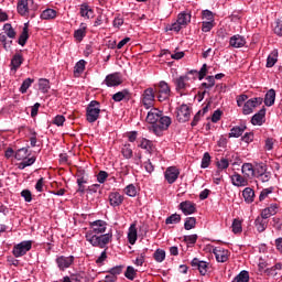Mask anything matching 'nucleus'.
Masks as SVG:
<instances>
[{"instance_id":"f257e3e1","label":"nucleus","mask_w":282,"mask_h":282,"mask_svg":"<svg viewBox=\"0 0 282 282\" xmlns=\"http://www.w3.org/2000/svg\"><path fill=\"white\" fill-rule=\"evenodd\" d=\"M86 241L94 248H101L107 250V246L113 240V231L109 230L107 234L94 235L91 232H86Z\"/></svg>"},{"instance_id":"f03ea898","label":"nucleus","mask_w":282,"mask_h":282,"mask_svg":"<svg viewBox=\"0 0 282 282\" xmlns=\"http://www.w3.org/2000/svg\"><path fill=\"white\" fill-rule=\"evenodd\" d=\"M274 100H276V90L271 88L264 95V99L261 97L251 98L245 102L243 107H261L263 102L265 107H272V105H274Z\"/></svg>"},{"instance_id":"7ed1b4c3","label":"nucleus","mask_w":282,"mask_h":282,"mask_svg":"<svg viewBox=\"0 0 282 282\" xmlns=\"http://www.w3.org/2000/svg\"><path fill=\"white\" fill-rule=\"evenodd\" d=\"M172 120L171 117L162 115L158 122L149 127V130L152 131L154 135H158L159 138L162 137L164 131H167L171 127Z\"/></svg>"},{"instance_id":"20e7f679","label":"nucleus","mask_w":282,"mask_h":282,"mask_svg":"<svg viewBox=\"0 0 282 282\" xmlns=\"http://www.w3.org/2000/svg\"><path fill=\"white\" fill-rule=\"evenodd\" d=\"M154 94H156L159 102H169V98H171V86L166 82H160L159 85L154 86Z\"/></svg>"},{"instance_id":"39448f33","label":"nucleus","mask_w":282,"mask_h":282,"mask_svg":"<svg viewBox=\"0 0 282 282\" xmlns=\"http://www.w3.org/2000/svg\"><path fill=\"white\" fill-rule=\"evenodd\" d=\"M37 8L39 7L34 4V0H19L17 10L20 17H29L30 10H36Z\"/></svg>"},{"instance_id":"423d86ee","label":"nucleus","mask_w":282,"mask_h":282,"mask_svg":"<svg viewBox=\"0 0 282 282\" xmlns=\"http://www.w3.org/2000/svg\"><path fill=\"white\" fill-rule=\"evenodd\" d=\"M30 250H32V240L22 241L14 246L12 253L17 259H19V257H24V254H28Z\"/></svg>"},{"instance_id":"0eeeda50","label":"nucleus","mask_w":282,"mask_h":282,"mask_svg":"<svg viewBox=\"0 0 282 282\" xmlns=\"http://www.w3.org/2000/svg\"><path fill=\"white\" fill-rule=\"evenodd\" d=\"M90 230L86 232H91V235H105L107 232V221L105 220H95L89 223Z\"/></svg>"},{"instance_id":"6e6552de","label":"nucleus","mask_w":282,"mask_h":282,"mask_svg":"<svg viewBox=\"0 0 282 282\" xmlns=\"http://www.w3.org/2000/svg\"><path fill=\"white\" fill-rule=\"evenodd\" d=\"M188 80H191L188 75L180 76L178 78L174 79L175 89L178 94L181 95L184 94V91H186V89L191 87V84H188Z\"/></svg>"},{"instance_id":"1a4fd4ad","label":"nucleus","mask_w":282,"mask_h":282,"mask_svg":"<svg viewBox=\"0 0 282 282\" xmlns=\"http://www.w3.org/2000/svg\"><path fill=\"white\" fill-rule=\"evenodd\" d=\"M164 177L167 184H175L177 182V177H180V169L176 166H170L164 172Z\"/></svg>"},{"instance_id":"9d476101","label":"nucleus","mask_w":282,"mask_h":282,"mask_svg":"<svg viewBox=\"0 0 282 282\" xmlns=\"http://www.w3.org/2000/svg\"><path fill=\"white\" fill-rule=\"evenodd\" d=\"M216 261H218V263H226V261H228L229 257H230V251H228V249H224L221 247H216L213 250Z\"/></svg>"},{"instance_id":"9b49d317","label":"nucleus","mask_w":282,"mask_h":282,"mask_svg":"<svg viewBox=\"0 0 282 282\" xmlns=\"http://www.w3.org/2000/svg\"><path fill=\"white\" fill-rule=\"evenodd\" d=\"M153 102H155V90L147 88L142 95V104L144 107H153Z\"/></svg>"},{"instance_id":"f8f14e48","label":"nucleus","mask_w":282,"mask_h":282,"mask_svg":"<svg viewBox=\"0 0 282 282\" xmlns=\"http://www.w3.org/2000/svg\"><path fill=\"white\" fill-rule=\"evenodd\" d=\"M74 259H75L74 256H69V257L61 256L56 258V264L59 268V270L64 272V270H67V268L72 267V264L74 263Z\"/></svg>"},{"instance_id":"ddd939ff","label":"nucleus","mask_w":282,"mask_h":282,"mask_svg":"<svg viewBox=\"0 0 282 282\" xmlns=\"http://www.w3.org/2000/svg\"><path fill=\"white\" fill-rule=\"evenodd\" d=\"M161 116H164V111L160 110V108H151L147 116V122L152 127V124H155L160 120Z\"/></svg>"},{"instance_id":"4468645a","label":"nucleus","mask_w":282,"mask_h":282,"mask_svg":"<svg viewBox=\"0 0 282 282\" xmlns=\"http://www.w3.org/2000/svg\"><path fill=\"white\" fill-rule=\"evenodd\" d=\"M100 108L97 107H87L86 108V120L87 122L94 123L98 118H100Z\"/></svg>"},{"instance_id":"2eb2a0df","label":"nucleus","mask_w":282,"mask_h":282,"mask_svg":"<svg viewBox=\"0 0 282 282\" xmlns=\"http://www.w3.org/2000/svg\"><path fill=\"white\" fill-rule=\"evenodd\" d=\"M105 83L107 87H118V85H122V75L120 73H113L106 77Z\"/></svg>"},{"instance_id":"dca6fc26","label":"nucleus","mask_w":282,"mask_h":282,"mask_svg":"<svg viewBox=\"0 0 282 282\" xmlns=\"http://www.w3.org/2000/svg\"><path fill=\"white\" fill-rule=\"evenodd\" d=\"M191 265L192 268H197L202 276H206V274L208 273V262L206 261H202L197 258H194L191 262Z\"/></svg>"},{"instance_id":"f3484780","label":"nucleus","mask_w":282,"mask_h":282,"mask_svg":"<svg viewBox=\"0 0 282 282\" xmlns=\"http://www.w3.org/2000/svg\"><path fill=\"white\" fill-rule=\"evenodd\" d=\"M191 107H180L176 111L178 122H188L191 120Z\"/></svg>"},{"instance_id":"a211bd4d","label":"nucleus","mask_w":282,"mask_h":282,"mask_svg":"<svg viewBox=\"0 0 282 282\" xmlns=\"http://www.w3.org/2000/svg\"><path fill=\"white\" fill-rule=\"evenodd\" d=\"M109 204L112 208L118 206H122V202H124V196L119 194L118 192H111L108 196Z\"/></svg>"},{"instance_id":"6ab92c4d","label":"nucleus","mask_w":282,"mask_h":282,"mask_svg":"<svg viewBox=\"0 0 282 282\" xmlns=\"http://www.w3.org/2000/svg\"><path fill=\"white\" fill-rule=\"evenodd\" d=\"M180 209L184 215H193L197 210V205L191 200H185L180 204Z\"/></svg>"},{"instance_id":"aec40b11","label":"nucleus","mask_w":282,"mask_h":282,"mask_svg":"<svg viewBox=\"0 0 282 282\" xmlns=\"http://www.w3.org/2000/svg\"><path fill=\"white\" fill-rule=\"evenodd\" d=\"M229 45L236 48L243 47L246 45V37L239 34L232 35L229 40Z\"/></svg>"},{"instance_id":"412c9836","label":"nucleus","mask_w":282,"mask_h":282,"mask_svg":"<svg viewBox=\"0 0 282 282\" xmlns=\"http://www.w3.org/2000/svg\"><path fill=\"white\" fill-rule=\"evenodd\" d=\"M112 100H115V102H122V100L129 101L131 100V93L129 89L118 91L112 96Z\"/></svg>"},{"instance_id":"4be33fe9","label":"nucleus","mask_w":282,"mask_h":282,"mask_svg":"<svg viewBox=\"0 0 282 282\" xmlns=\"http://www.w3.org/2000/svg\"><path fill=\"white\" fill-rule=\"evenodd\" d=\"M231 184L238 188L241 186H248V180L239 173H234V175H231Z\"/></svg>"},{"instance_id":"5701e85b","label":"nucleus","mask_w":282,"mask_h":282,"mask_svg":"<svg viewBox=\"0 0 282 282\" xmlns=\"http://www.w3.org/2000/svg\"><path fill=\"white\" fill-rule=\"evenodd\" d=\"M87 36V24L80 23L79 29L74 32V39L80 43Z\"/></svg>"},{"instance_id":"b1692460","label":"nucleus","mask_w":282,"mask_h":282,"mask_svg":"<svg viewBox=\"0 0 282 282\" xmlns=\"http://www.w3.org/2000/svg\"><path fill=\"white\" fill-rule=\"evenodd\" d=\"M276 210H279V205L271 204L269 207L264 208L261 212L262 219H270V217H272V215H276Z\"/></svg>"},{"instance_id":"393cba45","label":"nucleus","mask_w":282,"mask_h":282,"mask_svg":"<svg viewBox=\"0 0 282 282\" xmlns=\"http://www.w3.org/2000/svg\"><path fill=\"white\" fill-rule=\"evenodd\" d=\"M128 241L131 246H135V241H138V229L135 228V224H132L129 227Z\"/></svg>"},{"instance_id":"a878e982","label":"nucleus","mask_w":282,"mask_h":282,"mask_svg":"<svg viewBox=\"0 0 282 282\" xmlns=\"http://www.w3.org/2000/svg\"><path fill=\"white\" fill-rule=\"evenodd\" d=\"M23 65V55L17 53L11 59V72H17Z\"/></svg>"},{"instance_id":"bb28decb","label":"nucleus","mask_w":282,"mask_h":282,"mask_svg":"<svg viewBox=\"0 0 282 282\" xmlns=\"http://www.w3.org/2000/svg\"><path fill=\"white\" fill-rule=\"evenodd\" d=\"M28 39H30V34H29V29L26 23L24 24L22 29V33L19 36V40H18L19 45H21L22 47H25V43H28Z\"/></svg>"},{"instance_id":"cd10ccee","label":"nucleus","mask_w":282,"mask_h":282,"mask_svg":"<svg viewBox=\"0 0 282 282\" xmlns=\"http://www.w3.org/2000/svg\"><path fill=\"white\" fill-rule=\"evenodd\" d=\"M191 13L183 11L178 14L177 17V22L186 28V25H188V23H191Z\"/></svg>"},{"instance_id":"c85d7f7f","label":"nucleus","mask_w":282,"mask_h":282,"mask_svg":"<svg viewBox=\"0 0 282 282\" xmlns=\"http://www.w3.org/2000/svg\"><path fill=\"white\" fill-rule=\"evenodd\" d=\"M263 118H265V108H262L258 113L251 118V123L254 126L263 124Z\"/></svg>"},{"instance_id":"c756f323","label":"nucleus","mask_w":282,"mask_h":282,"mask_svg":"<svg viewBox=\"0 0 282 282\" xmlns=\"http://www.w3.org/2000/svg\"><path fill=\"white\" fill-rule=\"evenodd\" d=\"M242 197L247 204H252V202H254V189L246 187L242 191Z\"/></svg>"},{"instance_id":"7c9ffc66","label":"nucleus","mask_w":282,"mask_h":282,"mask_svg":"<svg viewBox=\"0 0 282 282\" xmlns=\"http://www.w3.org/2000/svg\"><path fill=\"white\" fill-rule=\"evenodd\" d=\"M281 263H276L275 265L267 269L264 273L267 274V276H281Z\"/></svg>"},{"instance_id":"2f4dec72","label":"nucleus","mask_w":282,"mask_h":282,"mask_svg":"<svg viewBox=\"0 0 282 282\" xmlns=\"http://www.w3.org/2000/svg\"><path fill=\"white\" fill-rule=\"evenodd\" d=\"M56 15H57L56 10L46 9L41 13L40 19H42L43 21H51L52 19H56Z\"/></svg>"},{"instance_id":"473e14b6","label":"nucleus","mask_w":282,"mask_h":282,"mask_svg":"<svg viewBox=\"0 0 282 282\" xmlns=\"http://www.w3.org/2000/svg\"><path fill=\"white\" fill-rule=\"evenodd\" d=\"M272 32L275 36L282 37V18H278L272 23Z\"/></svg>"},{"instance_id":"72a5a7b5","label":"nucleus","mask_w":282,"mask_h":282,"mask_svg":"<svg viewBox=\"0 0 282 282\" xmlns=\"http://www.w3.org/2000/svg\"><path fill=\"white\" fill-rule=\"evenodd\" d=\"M241 171L246 177H254V165L252 163H245L241 166Z\"/></svg>"},{"instance_id":"f704fd0d","label":"nucleus","mask_w":282,"mask_h":282,"mask_svg":"<svg viewBox=\"0 0 282 282\" xmlns=\"http://www.w3.org/2000/svg\"><path fill=\"white\" fill-rule=\"evenodd\" d=\"M247 127L246 126H236L231 128L229 138H241L243 135V131H246Z\"/></svg>"},{"instance_id":"c9c22d12","label":"nucleus","mask_w":282,"mask_h":282,"mask_svg":"<svg viewBox=\"0 0 282 282\" xmlns=\"http://www.w3.org/2000/svg\"><path fill=\"white\" fill-rule=\"evenodd\" d=\"M276 61H279V51L273 50L267 58V67H274V65H276Z\"/></svg>"},{"instance_id":"e433bc0d","label":"nucleus","mask_w":282,"mask_h":282,"mask_svg":"<svg viewBox=\"0 0 282 282\" xmlns=\"http://www.w3.org/2000/svg\"><path fill=\"white\" fill-rule=\"evenodd\" d=\"M265 219L268 218H263V216L256 218L254 225L258 232H264L265 228H268V221Z\"/></svg>"},{"instance_id":"4c0bfd02","label":"nucleus","mask_w":282,"mask_h":282,"mask_svg":"<svg viewBox=\"0 0 282 282\" xmlns=\"http://www.w3.org/2000/svg\"><path fill=\"white\" fill-rule=\"evenodd\" d=\"M79 14L80 17H86V19H90L94 14V9H91L87 3H84L80 6Z\"/></svg>"},{"instance_id":"58836bf2","label":"nucleus","mask_w":282,"mask_h":282,"mask_svg":"<svg viewBox=\"0 0 282 282\" xmlns=\"http://www.w3.org/2000/svg\"><path fill=\"white\" fill-rule=\"evenodd\" d=\"M268 171V165H265L264 163H258L256 165H253V177H260V175H262V173H265Z\"/></svg>"},{"instance_id":"ea45409f","label":"nucleus","mask_w":282,"mask_h":282,"mask_svg":"<svg viewBox=\"0 0 282 282\" xmlns=\"http://www.w3.org/2000/svg\"><path fill=\"white\" fill-rule=\"evenodd\" d=\"M139 147L140 149H144L145 151H148V153H153V149H155V147L153 145V141L149 139H142Z\"/></svg>"},{"instance_id":"a19ab883","label":"nucleus","mask_w":282,"mask_h":282,"mask_svg":"<svg viewBox=\"0 0 282 282\" xmlns=\"http://www.w3.org/2000/svg\"><path fill=\"white\" fill-rule=\"evenodd\" d=\"M3 30H4V34H6L9 39H17V31H14V28H12V24L6 23V24L3 25Z\"/></svg>"},{"instance_id":"79ce46f5","label":"nucleus","mask_w":282,"mask_h":282,"mask_svg":"<svg viewBox=\"0 0 282 282\" xmlns=\"http://www.w3.org/2000/svg\"><path fill=\"white\" fill-rule=\"evenodd\" d=\"M202 19L203 21L215 23V13H213L210 10H203Z\"/></svg>"},{"instance_id":"37998d69","label":"nucleus","mask_w":282,"mask_h":282,"mask_svg":"<svg viewBox=\"0 0 282 282\" xmlns=\"http://www.w3.org/2000/svg\"><path fill=\"white\" fill-rule=\"evenodd\" d=\"M121 153L126 160H131V158H133V150L131 149V144L126 143L121 150Z\"/></svg>"},{"instance_id":"c03bdc74","label":"nucleus","mask_w":282,"mask_h":282,"mask_svg":"<svg viewBox=\"0 0 282 282\" xmlns=\"http://www.w3.org/2000/svg\"><path fill=\"white\" fill-rule=\"evenodd\" d=\"M232 282H250V273L248 271H241Z\"/></svg>"},{"instance_id":"a18cd8bd","label":"nucleus","mask_w":282,"mask_h":282,"mask_svg":"<svg viewBox=\"0 0 282 282\" xmlns=\"http://www.w3.org/2000/svg\"><path fill=\"white\" fill-rule=\"evenodd\" d=\"M29 155H30V154L28 153V148L19 149V150L14 153L15 160H19V161H21V160H26Z\"/></svg>"},{"instance_id":"49530a36","label":"nucleus","mask_w":282,"mask_h":282,"mask_svg":"<svg viewBox=\"0 0 282 282\" xmlns=\"http://www.w3.org/2000/svg\"><path fill=\"white\" fill-rule=\"evenodd\" d=\"M153 257L158 263H162V261H164V259H166V251H164L162 249H156Z\"/></svg>"},{"instance_id":"de8ad7c7","label":"nucleus","mask_w":282,"mask_h":282,"mask_svg":"<svg viewBox=\"0 0 282 282\" xmlns=\"http://www.w3.org/2000/svg\"><path fill=\"white\" fill-rule=\"evenodd\" d=\"M197 224L196 217H187L184 224L185 230H193Z\"/></svg>"},{"instance_id":"09e8293b","label":"nucleus","mask_w":282,"mask_h":282,"mask_svg":"<svg viewBox=\"0 0 282 282\" xmlns=\"http://www.w3.org/2000/svg\"><path fill=\"white\" fill-rule=\"evenodd\" d=\"M137 274H138V270H135L133 267H128L124 272V276H126V279H129V281H133V279H135Z\"/></svg>"},{"instance_id":"8fccbe9b","label":"nucleus","mask_w":282,"mask_h":282,"mask_svg":"<svg viewBox=\"0 0 282 282\" xmlns=\"http://www.w3.org/2000/svg\"><path fill=\"white\" fill-rule=\"evenodd\" d=\"M39 89H40V91H42V94H47V91L50 90V80L40 79Z\"/></svg>"},{"instance_id":"3c124183","label":"nucleus","mask_w":282,"mask_h":282,"mask_svg":"<svg viewBox=\"0 0 282 282\" xmlns=\"http://www.w3.org/2000/svg\"><path fill=\"white\" fill-rule=\"evenodd\" d=\"M182 221V216L178 214H172L170 217L165 219V224H180Z\"/></svg>"},{"instance_id":"603ef678","label":"nucleus","mask_w":282,"mask_h":282,"mask_svg":"<svg viewBox=\"0 0 282 282\" xmlns=\"http://www.w3.org/2000/svg\"><path fill=\"white\" fill-rule=\"evenodd\" d=\"M124 193L128 197H135L138 195V188L133 184H130L124 188Z\"/></svg>"},{"instance_id":"864d4df0","label":"nucleus","mask_w":282,"mask_h":282,"mask_svg":"<svg viewBox=\"0 0 282 282\" xmlns=\"http://www.w3.org/2000/svg\"><path fill=\"white\" fill-rule=\"evenodd\" d=\"M122 270H124V265L120 264L111 268L107 272L110 274V276H118V274H122Z\"/></svg>"},{"instance_id":"5fc2aeb1","label":"nucleus","mask_w":282,"mask_h":282,"mask_svg":"<svg viewBox=\"0 0 282 282\" xmlns=\"http://www.w3.org/2000/svg\"><path fill=\"white\" fill-rule=\"evenodd\" d=\"M32 83H34V79H32V78H26V79L22 83V85H21V87H20L21 94H25V93L28 91V89H30V87L32 86Z\"/></svg>"},{"instance_id":"6e6d98bb","label":"nucleus","mask_w":282,"mask_h":282,"mask_svg":"<svg viewBox=\"0 0 282 282\" xmlns=\"http://www.w3.org/2000/svg\"><path fill=\"white\" fill-rule=\"evenodd\" d=\"M231 228H232V232L235 234V235H239V232H241V230H242V227H241V220H239V219H234V221H232V225H231Z\"/></svg>"},{"instance_id":"4d7b16f0","label":"nucleus","mask_w":282,"mask_h":282,"mask_svg":"<svg viewBox=\"0 0 282 282\" xmlns=\"http://www.w3.org/2000/svg\"><path fill=\"white\" fill-rule=\"evenodd\" d=\"M206 80L207 83H203L202 87L205 89H213V87H215V76H207Z\"/></svg>"},{"instance_id":"13d9d810","label":"nucleus","mask_w":282,"mask_h":282,"mask_svg":"<svg viewBox=\"0 0 282 282\" xmlns=\"http://www.w3.org/2000/svg\"><path fill=\"white\" fill-rule=\"evenodd\" d=\"M85 59H80L79 62L76 63L75 65V74H83L85 72Z\"/></svg>"},{"instance_id":"bf43d9fd","label":"nucleus","mask_w":282,"mask_h":282,"mask_svg":"<svg viewBox=\"0 0 282 282\" xmlns=\"http://www.w3.org/2000/svg\"><path fill=\"white\" fill-rule=\"evenodd\" d=\"M200 166L202 169H208V166H210V154L208 152L204 153Z\"/></svg>"},{"instance_id":"052dcab7","label":"nucleus","mask_w":282,"mask_h":282,"mask_svg":"<svg viewBox=\"0 0 282 282\" xmlns=\"http://www.w3.org/2000/svg\"><path fill=\"white\" fill-rule=\"evenodd\" d=\"M274 191V187H269V188H264L261 191L260 196H259V202H263V199H265V197H268L270 194H272Z\"/></svg>"},{"instance_id":"680f3d73","label":"nucleus","mask_w":282,"mask_h":282,"mask_svg":"<svg viewBox=\"0 0 282 282\" xmlns=\"http://www.w3.org/2000/svg\"><path fill=\"white\" fill-rule=\"evenodd\" d=\"M216 23L215 22H202V32H210L213 28H215Z\"/></svg>"},{"instance_id":"e2e57ef3","label":"nucleus","mask_w":282,"mask_h":282,"mask_svg":"<svg viewBox=\"0 0 282 282\" xmlns=\"http://www.w3.org/2000/svg\"><path fill=\"white\" fill-rule=\"evenodd\" d=\"M107 177H109V173L99 171L97 174V182H99V184H105V182H107Z\"/></svg>"},{"instance_id":"0e129e2a","label":"nucleus","mask_w":282,"mask_h":282,"mask_svg":"<svg viewBox=\"0 0 282 282\" xmlns=\"http://www.w3.org/2000/svg\"><path fill=\"white\" fill-rule=\"evenodd\" d=\"M257 180H259L260 182L265 183V182H268L269 180H272V172H268V170H267L264 173L260 174V175L257 177Z\"/></svg>"},{"instance_id":"69168bd1","label":"nucleus","mask_w":282,"mask_h":282,"mask_svg":"<svg viewBox=\"0 0 282 282\" xmlns=\"http://www.w3.org/2000/svg\"><path fill=\"white\" fill-rule=\"evenodd\" d=\"M223 115L224 112L221 111V109H217L216 111H214L212 116V122L217 123L219 120H221Z\"/></svg>"},{"instance_id":"338daca9","label":"nucleus","mask_w":282,"mask_h":282,"mask_svg":"<svg viewBox=\"0 0 282 282\" xmlns=\"http://www.w3.org/2000/svg\"><path fill=\"white\" fill-rule=\"evenodd\" d=\"M229 165H230V163L228 162V159H221L220 161L217 162V167L220 171H224L225 169H228Z\"/></svg>"},{"instance_id":"774afa93","label":"nucleus","mask_w":282,"mask_h":282,"mask_svg":"<svg viewBox=\"0 0 282 282\" xmlns=\"http://www.w3.org/2000/svg\"><path fill=\"white\" fill-rule=\"evenodd\" d=\"M21 197L24 198V202L30 203V202H32V192H30V189H23L21 192Z\"/></svg>"}]
</instances>
